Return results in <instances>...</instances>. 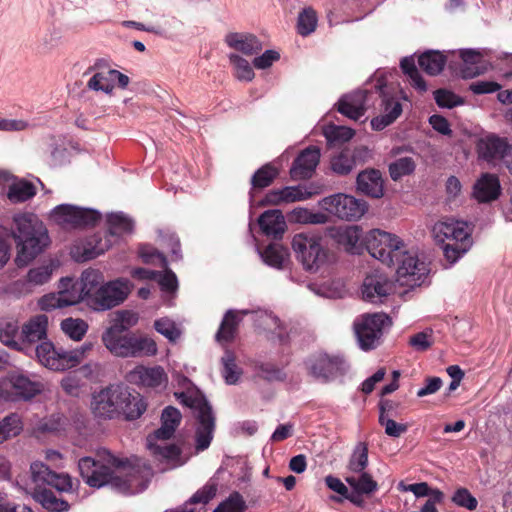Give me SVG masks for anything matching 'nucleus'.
I'll return each mask as SVG.
<instances>
[{
    "mask_svg": "<svg viewBox=\"0 0 512 512\" xmlns=\"http://www.w3.org/2000/svg\"><path fill=\"white\" fill-rule=\"evenodd\" d=\"M216 491V485L208 483L196 491L181 507L166 512H194L192 507L194 504H207L216 495Z\"/></svg>",
    "mask_w": 512,
    "mask_h": 512,
    "instance_id": "58836bf2",
    "label": "nucleus"
},
{
    "mask_svg": "<svg viewBox=\"0 0 512 512\" xmlns=\"http://www.w3.org/2000/svg\"><path fill=\"white\" fill-rule=\"evenodd\" d=\"M415 170V162L412 157H402L389 165L390 177L397 181L411 174Z\"/></svg>",
    "mask_w": 512,
    "mask_h": 512,
    "instance_id": "6e6d98bb",
    "label": "nucleus"
},
{
    "mask_svg": "<svg viewBox=\"0 0 512 512\" xmlns=\"http://www.w3.org/2000/svg\"><path fill=\"white\" fill-rule=\"evenodd\" d=\"M345 481L359 494H370L378 489V484L367 472L347 474Z\"/></svg>",
    "mask_w": 512,
    "mask_h": 512,
    "instance_id": "ea45409f",
    "label": "nucleus"
},
{
    "mask_svg": "<svg viewBox=\"0 0 512 512\" xmlns=\"http://www.w3.org/2000/svg\"><path fill=\"white\" fill-rule=\"evenodd\" d=\"M400 66L404 74L409 77L411 86L419 92H425L427 90L426 83L415 65V59L413 56L404 57L400 62Z\"/></svg>",
    "mask_w": 512,
    "mask_h": 512,
    "instance_id": "c03bdc74",
    "label": "nucleus"
},
{
    "mask_svg": "<svg viewBox=\"0 0 512 512\" xmlns=\"http://www.w3.org/2000/svg\"><path fill=\"white\" fill-rule=\"evenodd\" d=\"M460 57L463 61L460 69L462 78L471 79L485 71L480 52L473 49L461 50Z\"/></svg>",
    "mask_w": 512,
    "mask_h": 512,
    "instance_id": "473e14b6",
    "label": "nucleus"
},
{
    "mask_svg": "<svg viewBox=\"0 0 512 512\" xmlns=\"http://www.w3.org/2000/svg\"><path fill=\"white\" fill-rule=\"evenodd\" d=\"M66 424L67 419L64 416L53 414L39 423L38 430L43 433H60L65 430Z\"/></svg>",
    "mask_w": 512,
    "mask_h": 512,
    "instance_id": "052dcab7",
    "label": "nucleus"
},
{
    "mask_svg": "<svg viewBox=\"0 0 512 512\" xmlns=\"http://www.w3.org/2000/svg\"><path fill=\"white\" fill-rule=\"evenodd\" d=\"M10 236L15 242L14 263L18 268L28 266L51 243L46 225L32 213L17 214L13 217Z\"/></svg>",
    "mask_w": 512,
    "mask_h": 512,
    "instance_id": "7ed1b4c3",
    "label": "nucleus"
},
{
    "mask_svg": "<svg viewBox=\"0 0 512 512\" xmlns=\"http://www.w3.org/2000/svg\"><path fill=\"white\" fill-rule=\"evenodd\" d=\"M78 468L84 481L91 487L110 485L116 491L133 495L143 492L153 476L145 462L130 463L121 460L109 451H101L97 458L83 457Z\"/></svg>",
    "mask_w": 512,
    "mask_h": 512,
    "instance_id": "f257e3e1",
    "label": "nucleus"
},
{
    "mask_svg": "<svg viewBox=\"0 0 512 512\" xmlns=\"http://www.w3.org/2000/svg\"><path fill=\"white\" fill-rule=\"evenodd\" d=\"M320 205L328 213L346 221H357L368 211V204L365 200L344 193L325 197L321 200Z\"/></svg>",
    "mask_w": 512,
    "mask_h": 512,
    "instance_id": "4468645a",
    "label": "nucleus"
},
{
    "mask_svg": "<svg viewBox=\"0 0 512 512\" xmlns=\"http://www.w3.org/2000/svg\"><path fill=\"white\" fill-rule=\"evenodd\" d=\"M357 190L371 198H381L384 195V181L378 170H365L356 179Z\"/></svg>",
    "mask_w": 512,
    "mask_h": 512,
    "instance_id": "393cba45",
    "label": "nucleus"
},
{
    "mask_svg": "<svg viewBox=\"0 0 512 512\" xmlns=\"http://www.w3.org/2000/svg\"><path fill=\"white\" fill-rule=\"evenodd\" d=\"M21 419L17 414H10L0 421V444L12 437H16L22 431Z\"/></svg>",
    "mask_w": 512,
    "mask_h": 512,
    "instance_id": "a18cd8bd",
    "label": "nucleus"
},
{
    "mask_svg": "<svg viewBox=\"0 0 512 512\" xmlns=\"http://www.w3.org/2000/svg\"><path fill=\"white\" fill-rule=\"evenodd\" d=\"M321 236L313 232L298 233L293 237L292 248L305 270L317 271L326 264L327 250Z\"/></svg>",
    "mask_w": 512,
    "mask_h": 512,
    "instance_id": "f8f14e48",
    "label": "nucleus"
},
{
    "mask_svg": "<svg viewBox=\"0 0 512 512\" xmlns=\"http://www.w3.org/2000/svg\"><path fill=\"white\" fill-rule=\"evenodd\" d=\"M225 41L230 48L248 56L259 53L263 47L255 35L248 33H229Z\"/></svg>",
    "mask_w": 512,
    "mask_h": 512,
    "instance_id": "c756f323",
    "label": "nucleus"
},
{
    "mask_svg": "<svg viewBox=\"0 0 512 512\" xmlns=\"http://www.w3.org/2000/svg\"><path fill=\"white\" fill-rule=\"evenodd\" d=\"M126 380L139 388L156 392L164 391L169 383L168 374L160 365H137L127 373Z\"/></svg>",
    "mask_w": 512,
    "mask_h": 512,
    "instance_id": "6ab92c4d",
    "label": "nucleus"
},
{
    "mask_svg": "<svg viewBox=\"0 0 512 512\" xmlns=\"http://www.w3.org/2000/svg\"><path fill=\"white\" fill-rule=\"evenodd\" d=\"M317 15L312 8H305L300 12L297 21V31L301 36H308L313 33L317 26Z\"/></svg>",
    "mask_w": 512,
    "mask_h": 512,
    "instance_id": "603ef678",
    "label": "nucleus"
},
{
    "mask_svg": "<svg viewBox=\"0 0 512 512\" xmlns=\"http://www.w3.org/2000/svg\"><path fill=\"white\" fill-rule=\"evenodd\" d=\"M59 288L60 291L58 294H60L63 307L75 305L80 301L85 300L81 291L71 278H62L60 280Z\"/></svg>",
    "mask_w": 512,
    "mask_h": 512,
    "instance_id": "37998d69",
    "label": "nucleus"
},
{
    "mask_svg": "<svg viewBox=\"0 0 512 512\" xmlns=\"http://www.w3.org/2000/svg\"><path fill=\"white\" fill-rule=\"evenodd\" d=\"M35 499L50 512H64L69 508L67 501L58 498L51 490L42 489L35 493Z\"/></svg>",
    "mask_w": 512,
    "mask_h": 512,
    "instance_id": "79ce46f5",
    "label": "nucleus"
},
{
    "mask_svg": "<svg viewBox=\"0 0 512 512\" xmlns=\"http://www.w3.org/2000/svg\"><path fill=\"white\" fill-rule=\"evenodd\" d=\"M248 310H228L222 320L219 330L216 334L218 342H229L235 337L238 324L245 315H248ZM253 320L257 327L271 333L279 339L284 341L286 332L282 326L280 319L272 312L266 310L252 311Z\"/></svg>",
    "mask_w": 512,
    "mask_h": 512,
    "instance_id": "1a4fd4ad",
    "label": "nucleus"
},
{
    "mask_svg": "<svg viewBox=\"0 0 512 512\" xmlns=\"http://www.w3.org/2000/svg\"><path fill=\"white\" fill-rule=\"evenodd\" d=\"M500 192L501 186L498 177L490 173L482 174L473 187L474 198L482 203L496 200Z\"/></svg>",
    "mask_w": 512,
    "mask_h": 512,
    "instance_id": "a878e982",
    "label": "nucleus"
},
{
    "mask_svg": "<svg viewBox=\"0 0 512 512\" xmlns=\"http://www.w3.org/2000/svg\"><path fill=\"white\" fill-rule=\"evenodd\" d=\"M180 421V411L175 407L168 406L161 414V427L147 437V448L157 460L166 464L169 469L185 463L181 459L180 449L174 444L167 443V440L173 437Z\"/></svg>",
    "mask_w": 512,
    "mask_h": 512,
    "instance_id": "423d86ee",
    "label": "nucleus"
},
{
    "mask_svg": "<svg viewBox=\"0 0 512 512\" xmlns=\"http://www.w3.org/2000/svg\"><path fill=\"white\" fill-rule=\"evenodd\" d=\"M355 161L348 150L341 151L331 160L332 170L340 175H346L353 169Z\"/></svg>",
    "mask_w": 512,
    "mask_h": 512,
    "instance_id": "13d9d810",
    "label": "nucleus"
},
{
    "mask_svg": "<svg viewBox=\"0 0 512 512\" xmlns=\"http://www.w3.org/2000/svg\"><path fill=\"white\" fill-rule=\"evenodd\" d=\"M62 331L75 341H80L88 330V324L79 318H66L61 322Z\"/></svg>",
    "mask_w": 512,
    "mask_h": 512,
    "instance_id": "3c124183",
    "label": "nucleus"
},
{
    "mask_svg": "<svg viewBox=\"0 0 512 512\" xmlns=\"http://www.w3.org/2000/svg\"><path fill=\"white\" fill-rule=\"evenodd\" d=\"M382 114L371 120L374 130L380 131L393 123L402 113V105L398 99L382 95Z\"/></svg>",
    "mask_w": 512,
    "mask_h": 512,
    "instance_id": "c85d7f7f",
    "label": "nucleus"
},
{
    "mask_svg": "<svg viewBox=\"0 0 512 512\" xmlns=\"http://www.w3.org/2000/svg\"><path fill=\"white\" fill-rule=\"evenodd\" d=\"M368 465V449L366 445L359 443L351 458L348 465V473L347 474H357L365 472V469Z\"/></svg>",
    "mask_w": 512,
    "mask_h": 512,
    "instance_id": "8fccbe9b",
    "label": "nucleus"
},
{
    "mask_svg": "<svg viewBox=\"0 0 512 512\" xmlns=\"http://www.w3.org/2000/svg\"><path fill=\"white\" fill-rule=\"evenodd\" d=\"M44 390V384L34 374L13 370L0 378V398L6 401L30 400Z\"/></svg>",
    "mask_w": 512,
    "mask_h": 512,
    "instance_id": "9b49d317",
    "label": "nucleus"
},
{
    "mask_svg": "<svg viewBox=\"0 0 512 512\" xmlns=\"http://www.w3.org/2000/svg\"><path fill=\"white\" fill-rule=\"evenodd\" d=\"M379 423L384 427L385 433L390 437H400L403 433L408 430V426L406 424L397 423L396 421L390 419L383 406H381L380 415H379Z\"/></svg>",
    "mask_w": 512,
    "mask_h": 512,
    "instance_id": "bf43d9fd",
    "label": "nucleus"
},
{
    "mask_svg": "<svg viewBox=\"0 0 512 512\" xmlns=\"http://www.w3.org/2000/svg\"><path fill=\"white\" fill-rule=\"evenodd\" d=\"M312 193L304 186H287L281 189H273L269 191L263 200L264 204L281 205L304 201L311 198Z\"/></svg>",
    "mask_w": 512,
    "mask_h": 512,
    "instance_id": "5701e85b",
    "label": "nucleus"
},
{
    "mask_svg": "<svg viewBox=\"0 0 512 512\" xmlns=\"http://www.w3.org/2000/svg\"><path fill=\"white\" fill-rule=\"evenodd\" d=\"M434 99L442 108H453L463 104L461 97L446 89H439L434 92Z\"/></svg>",
    "mask_w": 512,
    "mask_h": 512,
    "instance_id": "338daca9",
    "label": "nucleus"
},
{
    "mask_svg": "<svg viewBox=\"0 0 512 512\" xmlns=\"http://www.w3.org/2000/svg\"><path fill=\"white\" fill-rule=\"evenodd\" d=\"M222 376L228 385H235L240 380L242 369L236 363V357L233 352L226 350L221 358Z\"/></svg>",
    "mask_w": 512,
    "mask_h": 512,
    "instance_id": "a19ab883",
    "label": "nucleus"
},
{
    "mask_svg": "<svg viewBox=\"0 0 512 512\" xmlns=\"http://www.w3.org/2000/svg\"><path fill=\"white\" fill-rule=\"evenodd\" d=\"M229 60L233 65L234 75L238 80L249 82L254 78V71L246 59L232 53L229 55Z\"/></svg>",
    "mask_w": 512,
    "mask_h": 512,
    "instance_id": "5fc2aeb1",
    "label": "nucleus"
},
{
    "mask_svg": "<svg viewBox=\"0 0 512 512\" xmlns=\"http://www.w3.org/2000/svg\"><path fill=\"white\" fill-rule=\"evenodd\" d=\"M452 501L459 507L473 511L477 508V499L466 488H459L455 491Z\"/></svg>",
    "mask_w": 512,
    "mask_h": 512,
    "instance_id": "774afa93",
    "label": "nucleus"
},
{
    "mask_svg": "<svg viewBox=\"0 0 512 512\" xmlns=\"http://www.w3.org/2000/svg\"><path fill=\"white\" fill-rule=\"evenodd\" d=\"M289 218L291 221L305 224H324L327 216L323 213H313L307 208L298 207L291 211Z\"/></svg>",
    "mask_w": 512,
    "mask_h": 512,
    "instance_id": "864d4df0",
    "label": "nucleus"
},
{
    "mask_svg": "<svg viewBox=\"0 0 512 512\" xmlns=\"http://www.w3.org/2000/svg\"><path fill=\"white\" fill-rule=\"evenodd\" d=\"M310 376L321 382H330L343 376L349 369L348 363L339 356L318 353L305 361Z\"/></svg>",
    "mask_w": 512,
    "mask_h": 512,
    "instance_id": "dca6fc26",
    "label": "nucleus"
},
{
    "mask_svg": "<svg viewBox=\"0 0 512 512\" xmlns=\"http://www.w3.org/2000/svg\"><path fill=\"white\" fill-rule=\"evenodd\" d=\"M102 342L111 354L121 358L154 356L158 351L152 338L120 331L117 327H109L102 335Z\"/></svg>",
    "mask_w": 512,
    "mask_h": 512,
    "instance_id": "0eeeda50",
    "label": "nucleus"
},
{
    "mask_svg": "<svg viewBox=\"0 0 512 512\" xmlns=\"http://www.w3.org/2000/svg\"><path fill=\"white\" fill-rule=\"evenodd\" d=\"M35 193V187L31 183L20 181L10 186L8 198L13 203H21L32 198Z\"/></svg>",
    "mask_w": 512,
    "mask_h": 512,
    "instance_id": "de8ad7c7",
    "label": "nucleus"
},
{
    "mask_svg": "<svg viewBox=\"0 0 512 512\" xmlns=\"http://www.w3.org/2000/svg\"><path fill=\"white\" fill-rule=\"evenodd\" d=\"M115 241L105 232L89 237L83 245V260L93 259L107 251Z\"/></svg>",
    "mask_w": 512,
    "mask_h": 512,
    "instance_id": "2f4dec72",
    "label": "nucleus"
},
{
    "mask_svg": "<svg viewBox=\"0 0 512 512\" xmlns=\"http://www.w3.org/2000/svg\"><path fill=\"white\" fill-rule=\"evenodd\" d=\"M391 325L385 313L364 314L353 323L359 346L363 350H371L379 345L383 330Z\"/></svg>",
    "mask_w": 512,
    "mask_h": 512,
    "instance_id": "ddd939ff",
    "label": "nucleus"
},
{
    "mask_svg": "<svg viewBox=\"0 0 512 512\" xmlns=\"http://www.w3.org/2000/svg\"><path fill=\"white\" fill-rule=\"evenodd\" d=\"M154 328L158 333L172 342L176 341L180 336V330L177 328L176 324L168 318L156 320Z\"/></svg>",
    "mask_w": 512,
    "mask_h": 512,
    "instance_id": "0e129e2a",
    "label": "nucleus"
},
{
    "mask_svg": "<svg viewBox=\"0 0 512 512\" xmlns=\"http://www.w3.org/2000/svg\"><path fill=\"white\" fill-rule=\"evenodd\" d=\"M56 268V262L51 259L36 264L29 268L24 278L12 282L8 292L16 297L31 294L51 281Z\"/></svg>",
    "mask_w": 512,
    "mask_h": 512,
    "instance_id": "2eb2a0df",
    "label": "nucleus"
},
{
    "mask_svg": "<svg viewBox=\"0 0 512 512\" xmlns=\"http://www.w3.org/2000/svg\"><path fill=\"white\" fill-rule=\"evenodd\" d=\"M111 69L96 72L88 81L87 87L93 91L111 94L114 90Z\"/></svg>",
    "mask_w": 512,
    "mask_h": 512,
    "instance_id": "49530a36",
    "label": "nucleus"
},
{
    "mask_svg": "<svg viewBox=\"0 0 512 512\" xmlns=\"http://www.w3.org/2000/svg\"><path fill=\"white\" fill-rule=\"evenodd\" d=\"M320 160V150L315 146L304 149L293 162L290 175L294 179L310 178Z\"/></svg>",
    "mask_w": 512,
    "mask_h": 512,
    "instance_id": "4be33fe9",
    "label": "nucleus"
},
{
    "mask_svg": "<svg viewBox=\"0 0 512 512\" xmlns=\"http://www.w3.org/2000/svg\"><path fill=\"white\" fill-rule=\"evenodd\" d=\"M33 482L39 487L45 486L50 481L53 471L43 462L35 461L30 466Z\"/></svg>",
    "mask_w": 512,
    "mask_h": 512,
    "instance_id": "680f3d73",
    "label": "nucleus"
},
{
    "mask_svg": "<svg viewBox=\"0 0 512 512\" xmlns=\"http://www.w3.org/2000/svg\"><path fill=\"white\" fill-rule=\"evenodd\" d=\"M435 240L443 244L446 260L454 264L471 247V230L466 222L446 219L435 223L432 229Z\"/></svg>",
    "mask_w": 512,
    "mask_h": 512,
    "instance_id": "6e6552de",
    "label": "nucleus"
},
{
    "mask_svg": "<svg viewBox=\"0 0 512 512\" xmlns=\"http://www.w3.org/2000/svg\"><path fill=\"white\" fill-rule=\"evenodd\" d=\"M138 321V316L132 311L122 310L118 311L110 327H117L118 330L127 332Z\"/></svg>",
    "mask_w": 512,
    "mask_h": 512,
    "instance_id": "e2e57ef3",
    "label": "nucleus"
},
{
    "mask_svg": "<svg viewBox=\"0 0 512 512\" xmlns=\"http://www.w3.org/2000/svg\"><path fill=\"white\" fill-rule=\"evenodd\" d=\"M91 410L98 418L113 419L123 414L132 420L144 413L145 404L138 396H133L127 387L112 384L93 393Z\"/></svg>",
    "mask_w": 512,
    "mask_h": 512,
    "instance_id": "20e7f679",
    "label": "nucleus"
},
{
    "mask_svg": "<svg viewBox=\"0 0 512 512\" xmlns=\"http://www.w3.org/2000/svg\"><path fill=\"white\" fill-rule=\"evenodd\" d=\"M109 236L116 242L117 239L133 229V221L124 213L116 212L107 216Z\"/></svg>",
    "mask_w": 512,
    "mask_h": 512,
    "instance_id": "c9c22d12",
    "label": "nucleus"
},
{
    "mask_svg": "<svg viewBox=\"0 0 512 512\" xmlns=\"http://www.w3.org/2000/svg\"><path fill=\"white\" fill-rule=\"evenodd\" d=\"M174 381L183 391L175 392L176 398L193 410L197 419L195 448L197 452L206 450L213 439L215 417L212 407L205 397L195 389L192 381L182 374H176Z\"/></svg>",
    "mask_w": 512,
    "mask_h": 512,
    "instance_id": "39448f33",
    "label": "nucleus"
},
{
    "mask_svg": "<svg viewBox=\"0 0 512 512\" xmlns=\"http://www.w3.org/2000/svg\"><path fill=\"white\" fill-rule=\"evenodd\" d=\"M369 254L391 267L396 266V280L401 286H420L429 273L427 264L418 259L396 235L380 229L371 230L365 238Z\"/></svg>",
    "mask_w": 512,
    "mask_h": 512,
    "instance_id": "f03ea898",
    "label": "nucleus"
},
{
    "mask_svg": "<svg viewBox=\"0 0 512 512\" xmlns=\"http://www.w3.org/2000/svg\"><path fill=\"white\" fill-rule=\"evenodd\" d=\"M21 328L14 319L0 320V341L7 347L21 352Z\"/></svg>",
    "mask_w": 512,
    "mask_h": 512,
    "instance_id": "72a5a7b5",
    "label": "nucleus"
},
{
    "mask_svg": "<svg viewBox=\"0 0 512 512\" xmlns=\"http://www.w3.org/2000/svg\"><path fill=\"white\" fill-rule=\"evenodd\" d=\"M103 280L104 278L100 271L88 269L81 274L80 280L75 282V284L84 296L85 301L88 303V300H91L94 293H96L97 289L101 286Z\"/></svg>",
    "mask_w": 512,
    "mask_h": 512,
    "instance_id": "f704fd0d",
    "label": "nucleus"
},
{
    "mask_svg": "<svg viewBox=\"0 0 512 512\" xmlns=\"http://www.w3.org/2000/svg\"><path fill=\"white\" fill-rule=\"evenodd\" d=\"M278 175V169L271 164H266L258 169L252 179L251 184L253 189H263L268 187Z\"/></svg>",
    "mask_w": 512,
    "mask_h": 512,
    "instance_id": "09e8293b",
    "label": "nucleus"
},
{
    "mask_svg": "<svg viewBox=\"0 0 512 512\" xmlns=\"http://www.w3.org/2000/svg\"><path fill=\"white\" fill-rule=\"evenodd\" d=\"M131 291L130 282L116 279L101 285L94 293L88 305L95 311L109 310L122 303Z\"/></svg>",
    "mask_w": 512,
    "mask_h": 512,
    "instance_id": "a211bd4d",
    "label": "nucleus"
},
{
    "mask_svg": "<svg viewBox=\"0 0 512 512\" xmlns=\"http://www.w3.org/2000/svg\"><path fill=\"white\" fill-rule=\"evenodd\" d=\"M418 64L429 75H438L446 64V56L439 51L429 50L421 54Z\"/></svg>",
    "mask_w": 512,
    "mask_h": 512,
    "instance_id": "e433bc0d",
    "label": "nucleus"
},
{
    "mask_svg": "<svg viewBox=\"0 0 512 512\" xmlns=\"http://www.w3.org/2000/svg\"><path fill=\"white\" fill-rule=\"evenodd\" d=\"M53 222L63 228H78L96 225L101 218L98 211L70 204H60L50 213Z\"/></svg>",
    "mask_w": 512,
    "mask_h": 512,
    "instance_id": "f3484780",
    "label": "nucleus"
},
{
    "mask_svg": "<svg viewBox=\"0 0 512 512\" xmlns=\"http://www.w3.org/2000/svg\"><path fill=\"white\" fill-rule=\"evenodd\" d=\"M509 149L507 141L495 135L481 139L478 144L479 156L488 162L504 158Z\"/></svg>",
    "mask_w": 512,
    "mask_h": 512,
    "instance_id": "cd10ccee",
    "label": "nucleus"
},
{
    "mask_svg": "<svg viewBox=\"0 0 512 512\" xmlns=\"http://www.w3.org/2000/svg\"><path fill=\"white\" fill-rule=\"evenodd\" d=\"M92 348L91 344H83L81 347L72 350L57 348L50 341L39 343L33 353L39 363L52 371H64L80 364L88 351Z\"/></svg>",
    "mask_w": 512,
    "mask_h": 512,
    "instance_id": "9d476101",
    "label": "nucleus"
},
{
    "mask_svg": "<svg viewBox=\"0 0 512 512\" xmlns=\"http://www.w3.org/2000/svg\"><path fill=\"white\" fill-rule=\"evenodd\" d=\"M367 91H354L338 101V111L350 119L358 120L366 111Z\"/></svg>",
    "mask_w": 512,
    "mask_h": 512,
    "instance_id": "b1692460",
    "label": "nucleus"
},
{
    "mask_svg": "<svg viewBox=\"0 0 512 512\" xmlns=\"http://www.w3.org/2000/svg\"><path fill=\"white\" fill-rule=\"evenodd\" d=\"M332 236L346 251L352 254H359L363 249L362 229L357 225L338 227Z\"/></svg>",
    "mask_w": 512,
    "mask_h": 512,
    "instance_id": "bb28decb",
    "label": "nucleus"
},
{
    "mask_svg": "<svg viewBox=\"0 0 512 512\" xmlns=\"http://www.w3.org/2000/svg\"><path fill=\"white\" fill-rule=\"evenodd\" d=\"M259 254L265 264L277 269L283 268L289 258L288 250L278 243L268 245Z\"/></svg>",
    "mask_w": 512,
    "mask_h": 512,
    "instance_id": "4c0bfd02",
    "label": "nucleus"
},
{
    "mask_svg": "<svg viewBox=\"0 0 512 512\" xmlns=\"http://www.w3.org/2000/svg\"><path fill=\"white\" fill-rule=\"evenodd\" d=\"M47 328L48 317L44 314H39L31 317L21 326L20 339H21V352L26 355H31L35 347L47 341Z\"/></svg>",
    "mask_w": 512,
    "mask_h": 512,
    "instance_id": "aec40b11",
    "label": "nucleus"
},
{
    "mask_svg": "<svg viewBox=\"0 0 512 512\" xmlns=\"http://www.w3.org/2000/svg\"><path fill=\"white\" fill-rule=\"evenodd\" d=\"M262 232L267 236L275 238L281 236L285 231V220L279 210L265 211L258 219Z\"/></svg>",
    "mask_w": 512,
    "mask_h": 512,
    "instance_id": "7c9ffc66",
    "label": "nucleus"
},
{
    "mask_svg": "<svg viewBox=\"0 0 512 512\" xmlns=\"http://www.w3.org/2000/svg\"><path fill=\"white\" fill-rule=\"evenodd\" d=\"M393 290V282L386 275L375 271L365 277L362 284V297L373 304L382 303Z\"/></svg>",
    "mask_w": 512,
    "mask_h": 512,
    "instance_id": "412c9836",
    "label": "nucleus"
},
{
    "mask_svg": "<svg viewBox=\"0 0 512 512\" xmlns=\"http://www.w3.org/2000/svg\"><path fill=\"white\" fill-rule=\"evenodd\" d=\"M156 282L166 295L174 294L178 288L177 277L171 270L166 269L164 272H158Z\"/></svg>",
    "mask_w": 512,
    "mask_h": 512,
    "instance_id": "69168bd1",
    "label": "nucleus"
},
{
    "mask_svg": "<svg viewBox=\"0 0 512 512\" xmlns=\"http://www.w3.org/2000/svg\"><path fill=\"white\" fill-rule=\"evenodd\" d=\"M246 502L239 492H232L213 512H244Z\"/></svg>",
    "mask_w": 512,
    "mask_h": 512,
    "instance_id": "4d7b16f0",
    "label": "nucleus"
}]
</instances>
